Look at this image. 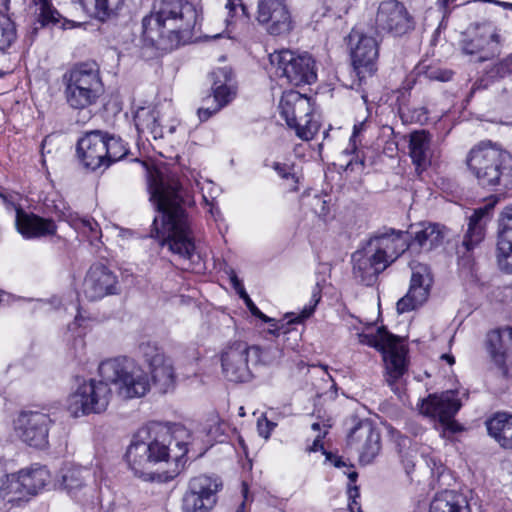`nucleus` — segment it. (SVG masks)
<instances>
[{"instance_id":"f257e3e1","label":"nucleus","mask_w":512,"mask_h":512,"mask_svg":"<svg viewBox=\"0 0 512 512\" xmlns=\"http://www.w3.org/2000/svg\"><path fill=\"white\" fill-rule=\"evenodd\" d=\"M148 190L150 201L159 213L153 221L152 236L162 246L193 264L200 259L196 250L193 232L183 207L186 192L178 177L171 172L154 169L149 171Z\"/></svg>"},{"instance_id":"f03ea898","label":"nucleus","mask_w":512,"mask_h":512,"mask_svg":"<svg viewBox=\"0 0 512 512\" xmlns=\"http://www.w3.org/2000/svg\"><path fill=\"white\" fill-rule=\"evenodd\" d=\"M206 448L199 445L194 435L183 425H175L171 433L167 430L140 429L133 437L126 460L134 475L144 480L160 479L155 466L167 462L170 457L179 461L188 453L201 456Z\"/></svg>"},{"instance_id":"7ed1b4c3","label":"nucleus","mask_w":512,"mask_h":512,"mask_svg":"<svg viewBox=\"0 0 512 512\" xmlns=\"http://www.w3.org/2000/svg\"><path fill=\"white\" fill-rule=\"evenodd\" d=\"M197 22V10L187 0H154L152 9L142 20L145 42L162 50L184 44Z\"/></svg>"},{"instance_id":"20e7f679","label":"nucleus","mask_w":512,"mask_h":512,"mask_svg":"<svg viewBox=\"0 0 512 512\" xmlns=\"http://www.w3.org/2000/svg\"><path fill=\"white\" fill-rule=\"evenodd\" d=\"M62 85L67 105L75 110L95 105L104 93L100 70L95 62L73 65L62 75Z\"/></svg>"},{"instance_id":"39448f33","label":"nucleus","mask_w":512,"mask_h":512,"mask_svg":"<svg viewBox=\"0 0 512 512\" xmlns=\"http://www.w3.org/2000/svg\"><path fill=\"white\" fill-rule=\"evenodd\" d=\"M466 164L482 187L493 188L512 175L511 155L490 141L474 146L467 155Z\"/></svg>"},{"instance_id":"423d86ee","label":"nucleus","mask_w":512,"mask_h":512,"mask_svg":"<svg viewBox=\"0 0 512 512\" xmlns=\"http://www.w3.org/2000/svg\"><path fill=\"white\" fill-rule=\"evenodd\" d=\"M99 373L102 379L115 385L118 395L124 399L141 398L151 388L148 373L126 357L103 361Z\"/></svg>"},{"instance_id":"0eeeda50","label":"nucleus","mask_w":512,"mask_h":512,"mask_svg":"<svg viewBox=\"0 0 512 512\" xmlns=\"http://www.w3.org/2000/svg\"><path fill=\"white\" fill-rule=\"evenodd\" d=\"M361 344L373 347L383 354L387 371V382L393 391H398L397 383L407 371V350L401 339L390 334L384 327L374 332L357 333Z\"/></svg>"},{"instance_id":"6e6552de","label":"nucleus","mask_w":512,"mask_h":512,"mask_svg":"<svg viewBox=\"0 0 512 512\" xmlns=\"http://www.w3.org/2000/svg\"><path fill=\"white\" fill-rule=\"evenodd\" d=\"M269 59L276 76L286 84L310 85L317 79L315 60L308 53L280 50L270 54Z\"/></svg>"},{"instance_id":"1a4fd4ad","label":"nucleus","mask_w":512,"mask_h":512,"mask_svg":"<svg viewBox=\"0 0 512 512\" xmlns=\"http://www.w3.org/2000/svg\"><path fill=\"white\" fill-rule=\"evenodd\" d=\"M110 398L111 389L107 381L84 380L67 397L66 408L75 418L99 414L107 409Z\"/></svg>"},{"instance_id":"9d476101","label":"nucleus","mask_w":512,"mask_h":512,"mask_svg":"<svg viewBox=\"0 0 512 512\" xmlns=\"http://www.w3.org/2000/svg\"><path fill=\"white\" fill-rule=\"evenodd\" d=\"M279 111L300 139L308 141L318 132L319 124L312 118V105L305 95L294 90L285 91L280 99Z\"/></svg>"},{"instance_id":"9b49d317","label":"nucleus","mask_w":512,"mask_h":512,"mask_svg":"<svg viewBox=\"0 0 512 512\" xmlns=\"http://www.w3.org/2000/svg\"><path fill=\"white\" fill-rule=\"evenodd\" d=\"M261 349L244 341L227 344L220 352L222 374L231 382H247L252 377L250 365L261 361Z\"/></svg>"},{"instance_id":"f8f14e48","label":"nucleus","mask_w":512,"mask_h":512,"mask_svg":"<svg viewBox=\"0 0 512 512\" xmlns=\"http://www.w3.org/2000/svg\"><path fill=\"white\" fill-rule=\"evenodd\" d=\"M461 406L460 391L447 390L439 394H430L422 401L420 412L438 422L444 431L457 432L460 427L454 418Z\"/></svg>"},{"instance_id":"ddd939ff","label":"nucleus","mask_w":512,"mask_h":512,"mask_svg":"<svg viewBox=\"0 0 512 512\" xmlns=\"http://www.w3.org/2000/svg\"><path fill=\"white\" fill-rule=\"evenodd\" d=\"M57 483L71 498L86 504L93 502L95 472L92 468L67 463L59 471Z\"/></svg>"},{"instance_id":"4468645a","label":"nucleus","mask_w":512,"mask_h":512,"mask_svg":"<svg viewBox=\"0 0 512 512\" xmlns=\"http://www.w3.org/2000/svg\"><path fill=\"white\" fill-rule=\"evenodd\" d=\"M348 38L353 68L359 79L373 75L377 70L379 56L378 39L357 29H353Z\"/></svg>"},{"instance_id":"2eb2a0df","label":"nucleus","mask_w":512,"mask_h":512,"mask_svg":"<svg viewBox=\"0 0 512 512\" xmlns=\"http://www.w3.org/2000/svg\"><path fill=\"white\" fill-rule=\"evenodd\" d=\"M256 20L273 36L290 33L294 24L286 0H258Z\"/></svg>"},{"instance_id":"dca6fc26","label":"nucleus","mask_w":512,"mask_h":512,"mask_svg":"<svg viewBox=\"0 0 512 512\" xmlns=\"http://www.w3.org/2000/svg\"><path fill=\"white\" fill-rule=\"evenodd\" d=\"M502 38L499 30L491 25H482L474 35L461 41L464 54L474 57L477 62L487 61L500 53Z\"/></svg>"},{"instance_id":"f3484780","label":"nucleus","mask_w":512,"mask_h":512,"mask_svg":"<svg viewBox=\"0 0 512 512\" xmlns=\"http://www.w3.org/2000/svg\"><path fill=\"white\" fill-rule=\"evenodd\" d=\"M164 110H170V103L157 105L155 107H141L134 116L136 128L141 134H150L154 140L163 139L167 134H173L178 126V121L174 118L169 119L166 125Z\"/></svg>"},{"instance_id":"a211bd4d","label":"nucleus","mask_w":512,"mask_h":512,"mask_svg":"<svg viewBox=\"0 0 512 512\" xmlns=\"http://www.w3.org/2000/svg\"><path fill=\"white\" fill-rule=\"evenodd\" d=\"M51 419L40 412H22L14 421L16 435L26 444L43 448L48 443Z\"/></svg>"},{"instance_id":"6ab92c4d","label":"nucleus","mask_w":512,"mask_h":512,"mask_svg":"<svg viewBox=\"0 0 512 512\" xmlns=\"http://www.w3.org/2000/svg\"><path fill=\"white\" fill-rule=\"evenodd\" d=\"M408 240V232L384 228L372 236L366 246L388 267L408 249Z\"/></svg>"},{"instance_id":"aec40b11","label":"nucleus","mask_w":512,"mask_h":512,"mask_svg":"<svg viewBox=\"0 0 512 512\" xmlns=\"http://www.w3.org/2000/svg\"><path fill=\"white\" fill-rule=\"evenodd\" d=\"M376 24L379 29L394 36H402L414 29L415 20L404 4L396 0H389L380 4Z\"/></svg>"},{"instance_id":"412c9836","label":"nucleus","mask_w":512,"mask_h":512,"mask_svg":"<svg viewBox=\"0 0 512 512\" xmlns=\"http://www.w3.org/2000/svg\"><path fill=\"white\" fill-rule=\"evenodd\" d=\"M82 292L90 301L114 295L118 292V278L107 266L93 264L84 277Z\"/></svg>"},{"instance_id":"4be33fe9","label":"nucleus","mask_w":512,"mask_h":512,"mask_svg":"<svg viewBox=\"0 0 512 512\" xmlns=\"http://www.w3.org/2000/svg\"><path fill=\"white\" fill-rule=\"evenodd\" d=\"M105 133L91 131L86 133L77 143V156L82 166L88 170L96 171L108 168L107 150L105 146Z\"/></svg>"},{"instance_id":"5701e85b","label":"nucleus","mask_w":512,"mask_h":512,"mask_svg":"<svg viewBox=\"0 0 512 512\" xmlns=\"http://www.w3.org/2000/svg\"><path fill=\"white\" fill-rule=\"evenodd\" d=\"M412 276L410 288L407 294L397 302V311L399 313L409 312L422 305L428 295L432 283L429 268L423 264H417L411 267Z\"/></svg>"},{"instance_id":"b1692460","label":"nucleus","mask_w":512,"mask_h":512,"mask_svg":"<svg viewBox=\"0 0 512 512\" xmlns=\"http://www.w3.org/2000/svg\"><path fill=\"white\" fill-rule=\"evenodd\" d=\"M487 351L492 361L505 375H512V327L490 331L486 337Z\"/></svg>"},{"instance_id":"393cba45","label":"nucleus","mask_w":512,"mask_h":512,"mask_svg":"<svg viewBox=\"0 0 512 512\" xmlns=\"http://www.w3.org/2000/svg\"><path fill=\"white\" fill-rule=\"evenodd\" d=\"M145 360L149 366L150 381L159 393H168L175 388L176 372L173 361L159 349L153 353H145Z\"/></svg>"},{"instance_id":"a878e982","label":"nucleus","mask_w":512,"mask_h":512,"mask_svg":"<svg viewBox=\"0 0 512 512\" xmlns=\"http://www.w3.org/2000/svg\"><path fill=\"white\" fill-rule=\"evenodd\" d=\"M349 445L360 454V461L369 464L380 451V434L369 422H361L348 437Z\"/></svg>"},{"instance_id":"bb28decb","label":"nucleus","mask_w":512,"mask_h":512,"mask_svg":"<svg viewBox=\"0 0 512 512\" xmlns=\"http://www.w3.org/2000/svg\"><path fill=\"white\" fill-rule=\"evenodd\" d=\"M352 264L354 277L366 286L373 285L377 276L387 268L366 245L352 254Z\"/></svg>"},{"instance_id":"cd10ccee","label":"nucleus","mask_w":512,"mask_h":512,"mask_svg":"<svg viewBox=\"0 0 512 512\" xmlns=\"http://www.w3.org/2000/svg\"><path fill=\"white\" fill-rule=\"evenodd\" d=\"M496 260L501 271L512 273V204L503 209L499 219Z\"/></svg>"},{"instance_id":"c85d7f7f","label":"nucleus","mask_w":512,"mask_h":512,"mask_svg":"<svg viewBox=\"0 0 512 512\" xmlns=\"http://www.w3.org/2000/svg\"><path fill=\"white\" fill-rule=\"evenodd\" d=\"M15 226L25 239L52 236L57 231L56 224L52 219L42 218L23 209H17Z\"/></svg>"},{"instance_id":"c756f323","label":"nucleus","mask_w":512,"mask_h":512,"mask_svg":"<svg viewBox=\"0 0 512 512\" xmlns=\"http://www.w3.org/2000/svg\"><path fill=\"white\" fill-rule=\"evenodd\" d=\"M491 208L488 206L476 209L469 217L468 228L457 253L463 256L474 250L485 237V227Z\"/></svg>"},{"instance_id":"7c9ffc66","label":"nucleus","mask_w":512,"mask_h":512,"mask_svg":"<svg viewBox=\"0 0 512 512\" xmlns=\"http://www.w3.org/2000/svg\"><path fill=\"white\" fill-rule=\"evenodd\" d=\"M213 100L226 106L236 96V85L229 67L217 68L211 73Z\"/></svg>"},{"instance_id":"2f4dec72","label":"nucleus","mask_w":512,"mask_h":512,"mask_svg":"<svg viewBox=\"0 0 512 512\" xmlns=\"http://www.w3.org/2000/svg\"><path fill=\"white\" fill-rule=\"evenodd\" d=\"M412 241L409 247L418 246L422 251H431L442 244L444 232L442 228L435 223H419L412 226L410 232Z\"/></svg>"},{"instance_id":"473e14b6","label":"nucleus","mask_w":512,"mask_h":512,"mask_svg":"<svg viewBox=\"0 0 512 512\" xmlns=\"http://www.w3.org/2000/svg\"><path fill=\"white\" fill-rule=\"evenodd\" d=\"M488 434L505 449H512V414L496 413L486 421Z\"/></svg>"},{"instance_id":"72a5a7b5","label":"nucleus","mask_w":512,"mask_h":512,"mask_svg":"<svg viewBox=\"0 0 512 512\" xmlns=\"http://www.w3.org/2000/svg\"><path fill=\"white\" fill-rule=\"evenodd\" d=\"M410 156L417 168L425 169L432 156L431 136L425 130L414 131L410 134Z\"/></svg>"},{"instance_id":"f704fd0d","label":"nucleus","mask_w":512,"mask_h":512,"mask_svg":"<svg viewBox=\"0 0 512 512\" xmlns=\"http://www.w3.org/2000/svg\"><path fill=\"white\" fill-rule=\"evenodd\" d=\"M429 512H470V508L462 494L445 490L434 496Z\"/></svg>"},{"instance_id":"c9c22d12","label":"nucleus","mask_w":512,"mask_h":512,"mask_svg":"<svg viewBox=\"0 0 512 512\" xmlns=\"http://www.w3.org/2000/svg\"><path fill=\"white\" fill-rule=\"evenodd\" d=\"M84 11L100 21H106L119 14L125 0H77Z\"/></svg>"},{"instance_id":"e433bc0d","label":"nucleus","mask_w":512,"mask_h":512,"mask_svg":"<svg viewBox=\"0 0 512 512\" xmlns=\"http://www.w3.org/2000/svg\"><path fill=\"white\" fill-rule=\"evenodd\" d=\"M19 475L28 497L38 494L50 481L49 471L38 465L20 470Z\"/></svg>"},{"instance_id":"4c0bfd02","label":"nucleus","mask_w":512,"mask_h":512,"mask_svg":"<svg viewBox=\"0 0 512 512\" xmlns=\"http://www.w3.org/2000/svg\"><path fill=\"white\" fill-rule=\"evenodd\" d=\"M222 488V481L217 476L201 474L190 479L187 491L200 496L210 497L217 502V493Z\"/></svg>"},{"instance_id":"58836bf2","label":"nucleus","mask_w":512,"mask_h":512,"mask_svg":"<svg viewBox=\"0 0 512 512\" xmlns=\"http://www.w3.org/2000/svg\"><path fill=\"white\" fill-rule=\"evenodd\" d=\"M1 489L0 498L9 503L22 501L28 497L19 472L11 475L1 473Z\"/></svg>"},{"instance_id":"ea45409f","label":"nucleus","mask_w":512,"mask_h":512,"mask_svg":"<svg viewBox=\"0 0 512 512\" xmlns=\"http://www.w3.org/2000/svg\"><path fill=\"white\" fill-rule=\"evenodd\" d=\"M226 424L220 419L218 415H210L202 425L200 433L205 437V441L212 445L213 442L222 441L225 434Z\"/></svg>"},{"instance_id":"a19ab883","label":"nucleus","mask_w":512,"mask_h":512,"mask_svg":"<svg viewBox=\"0 0 512 512\" xmlns=\"http://www.w3.org/2000/svg\"><path fill=\"white\" fill-rule=\"evenodd\" d=\"M32 7L42 26L59 22L60 13L54 7L52 0H32Z\"/></svg>"},{"instance_id":"79ce46f5","label":"nucleus","mask_w":512,"mask_h":512,"mask_svg":"<svg viewBox=\"0 0 512 512\" xmlns=\"http://www.w3.org/2000/svg\"><path fill=\"white\" fill-rule=\"evenodd\" d=\"M16 39L17 32L14 22L7 14L0 12V54H5Z\"/></svg>"},{"instance_id":"37998d69","label":"nucleus","mask_w":512,"mask_h":512,"mask_svg":"<svg viewBox=\"0 0 512 512\" xmlns=\"http://www.w3.org/2000/svg\"><path fill=\"white\" fill-rule=\"evenodd\" d=\"M216 502L208 497H200L186 491L182 499L183 512H209Z\"/></svg>"},{"instance_id":"c03bdc74","label":"nucleus","mask_w":512,"mask_h":512,"mask_svg":"<svg viewBox=\"0 0 512 512\" xmlns=\"http://www.w3.org/2000/svg\"><path fill=\"white\" fill-rule=\"evenodd\" d=\"M229 278H230L233 288L235 289L237 294L240 296V298H242L244 300V302H245L247 308L249 309V311L251 312V314L266 323L272 322L273 319L269 318L264 313H262L259 310V308L255 305V303L251 300V298L247 294L241 280L237 277V275L234 271H231Z\"/></svg>"},{"instance_id":"a18cd8bd","label":"nucleus","mask_w":512,"mask_h":512,"mask_svg":"<svg viewBox=\"0 0 512 512\" xmlns=\"http://www.w3.org/2000/svg\"><path fill=\"white\" fill-rule=\"evenodd\" d=\"M104 140L107 150L106 160H108L109 167L112 163L123 159L128 153V148L120 137L105 134Z\"/></svg>"},{"instance_id":"49530a36","label":"nucleus","mask_w":512,"mask_h":512,"mask_svg":"<svg viewBox=\"0 0 512 512\" xmlns=\"http://www.w3.org/2000/svg\"><path fill=\"white\" fill-rule=\"evenodd\" d=\"M195 185L202 193L203 203H210V200H215L220 195V188L209 179L196 178Z\"/></svg>"},{"instance_id":"de8ad7c7","label":"nucleus","mask_w":512,"mask_h":512,"mask_svg":"<svg viewBox=\"0 0 512 512\" xmlns=\"http://www.w3.org/2000/svg\"><path fill=\"white\" fill-rule=\"evenodd\" d=\"M273 169L281 178L289 182L288 187L290 191H296L298 189V177L295 175V173L291 172L292 168L289 165L275 162L273 164Z\"/></svg>"},{"instance_id":"09e8293b","label":"nucleus","mask_w":512,"mask_h":512,"mask_svg":"<svg viewBox=\"0 0 512 512\" xmlns=\"http://www.w3.org/2000/svg\"><path fill=\"white\" fill-rule=\"evenodd\" d=\"M311 210L321 219H326L330 212V205L325 196L314 195L309 200Z\"/></svg>"},{"instance_id":"8fccbe9b","label":"nucleus","mask_w":512,"mask_h":512,"mask_svg":"<svg viewBox=\"0 0 512 512\" xmlns=\"http://www.w3.org/2000/svg\"><path fill=\"white\" fill-rule=\"evenodd\" d=\"M276 427L274 422L269 421L267 418L262 417L257 421V429L260 436L268 439L273 429Z\"/></svg>"},{"instance_id":"3c124183","label":"nucleus","mask_w":512,"mask_h":512,"mask_svg":"<svg viewBox=\"0 0 512 512\" xmlns=\"http://www.w3.org/2000/svg\"><path fill=\"white\" fill-rule=\"evenodd\" d=\"M312 299H313V301H314V304H313L312 306H310V307H305V308L303 309V311H302V313H301V315H300V316H298V317H296V318H294V319H290V320H288L287 325H288V324H291V323H299V322H301L302 320H304V319H306V318H308V317H310V316H311V314L314 312V309H315V307H316L317 303H318V302H319V300H320V296L318 295V293H317V292H314V293H313V295H312Z\"/></svg>"},{"instance_id":"603ef678","label":"nucleus","mask_w":512,"mask_h":512,"mask_svg":"<svg viewBox=\"0 0 512 512\" xmlns=\"http://www.w3.org/2000/svg\"><path fill=\"white\" fill-rule=\"evenodd\" d=\"M223 106L218 104L217 102H214L211 106L208 107H201L198 109V116L201 121L208 120L212 115L217 113L220 109H222Z\"/></svg>"},{"instance_id":"864d4df0","label":"nucleus","mask_w":512,"mask_h":512,"mask_svg":"<svg viewBox=\"0 0 512 512\" xmlns=\"http://www.w3.org/2000/svg\"><path fill=\"white\" fill-rule=\"evenodd\" d=\"M365 122L362 121L358 124H355L353 127V133L350 137L349 147L345 150L346 152H355L357 148V137L364 130Z\"/></svg>"},{"instance_id":"5fc2aeb1","label":"nucleus","mask_w":512,"mask_h":512,"mask_svg":"<svg viewBox=\"0 0 512 512\" xmlns=\"http://www.w3.org/2000/svg\"><path fill=\"white\" fill-rule=\"evenodd\" d=\"M496 73L501 77L512 73V54L496 66Z\"/></svg>"},{"instance_id":"6e6d98bb","label":"nucleus","mask_w":512,"mask_h":512,"mask_svg":"<svg viewBox=\"0 0 512 512\" xmlns=\"http://www.w3.org/2000/svg\"><path fill=\"white\" fill-rule=\"evenodd\" d=\"M324 427V431H323V434H319L316 436V438L314 439L313 443L311 446H309L308 448V451L309 452H318V451H323V453H325L324 451V447H323V442H322V439L325 437V435L327 434V431H328V428L330 427L329 425H323Z\"/></svg>"},{"instance_id":"4d7b16f0","label":"nucleus","mask_w":512,"mask_h":512,"mask_svg":"<svg viewBox=\"0 0 512 512\" xmlns=\"http://www.w3.org/2000/svg\"><path fill=\"white\" fill-rule=\"evenodd\" d=\"M61 305H63V301L58 296H53L51 299L46 300V301H43V300L39 301L40 308L45 310V311L49 310L50 308L57 309Z\"/></svg>"},{"instance_id":"13d9d810","label":"nucleus","mask_w":512,"mask_h":512,"mask_svg":"<svg viewBox=\"0 0 512 512\" xmlns=\"http://www.w3.org/2000/svg\"><path fill=\"white\" fill-rule=\"evenodd\" d=\"M80 319L78 317H75V320L73 323L69 324L68 326V330L72 333H74L75 330H79L76 334V343L80 346H83V335H84V331L82 329H80Z\"/></svg>"},{"instance_id":"bf43d9fd","label":"nucleus","mask_w":512,"mask_h":512,"mask_svg":"<svg viewBox=\"0 0 512 512\" xmlns=\"http://www.w3.org/2000/svg\"><path fill=\"white\" fill-rule=\"evenodd\" d=\"M77 225L79 228H83L84 230H88L94 234H97V232H98V224L93 219H89V218L80 219V221Z\"/></svg>"},{"instance_id":"052dcab7","label":"nucleus","mask_w":512,"mask_h":512,"mask_svg":"<svg viewBox=\"0 0 512 512\" xmlns=\"http://www.w3.org/2000/svg\"><path fill=\"white\" fill-rule=\"evenodd\" d=\"M413 120L419 123H424L427 121V109L425 107L417 108L413 111V115L411 117Z\"/></svg>"},{"instance_id":"680f3d73","label":"nucleus","mask_w":512,"mask_h":512,"mask_svg":"<svg viewBox=\"0 0 512 512\" xmlns=\"http://www.w3.org/2000/svg\"><path fill=\"white\" fill-rule=\"evenodd\" d=\"M215 200H210V203H204L206 206H209L210 215L216 219L220 215L219 208L214 203Z\"/></svg>"},{"instance_id":"e2e57ef3","label":"nucleus","mask_w":512,"mask_h":512,"mask_svg":"<svg viewBox=\"0 0 512 512\" xmlns=\"http://www.w3.org/2000/svg\"><path fill=\"white\" fill-rule=\"evenodd\" d=\"M4 203L7 210H14L17 214V209H22L21 206L15 204L13 201L7 199V197H3Z\"/></svg>"},{"instance_id":"0e129e2a","label":"nucleus","mask_w":512,"mask_h":512,"mask_svg":"<svg viewBox=\"0 0 512 512\" xmlns=\"http://www.w3.org/2000/svg\"><path fill=\"white\" fill-rule=\"evenodd\" d=\"M237 4L234 0H227L225 8L228 10V16L232 17V13L235 11Z\"/></svg>"},{"instance_id":"69168bd1","label":"nucleus","mask_w":512,"mask_h":512,"mask_svg":"<svg viewBox=\"0 0 512 512\" xmlns=\"http://www.w3.org/2000/svg\"><path fill=\"white\" fill-rule=\"evenodd\" d=\"M349 498L352 500H356L359 497V489L358 487H350L348 490Z\"/></svg>"},{"instance_id":"338daca9","label":"nucleus","mask_w":512,"mask_h":512,"mask_svg":"<svg viewBox=\"0 0 512 512\" xmlns=\"http://www.w3.org/2000/svg\"><path fill=\"white\" fill-rule=\"evenodd\" d=\"M493 4L500 6L506 10H512V3H510V2L495 0V1H493Z\"/></svg>"},{"instance_id":"774afa93","label":"nucleus","mask_w":512,"mask_h":512,"mask_svg":"<svg viewBox=\"0 0 512 512\" xmlns=\"http://www.w3.org/2000/svg\"><path fill=\"white\" fill-rule=\"evenodd\" d=\"M349 509H350V512H362L361 507H360L359 503L357 502V500H352L349 503Z\"/></svg>"}]
</instances>
